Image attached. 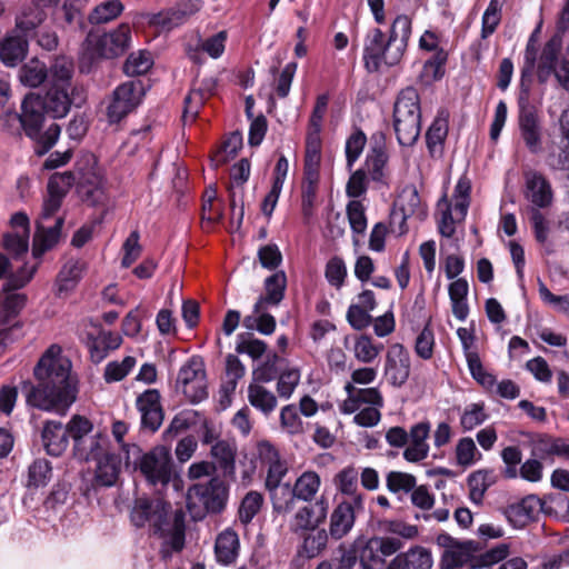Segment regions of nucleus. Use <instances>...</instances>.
I'll return each instance as SVG.
<instances>
[{
  "label": "nucleus",
  "mask_w": 569,
  "mask_h": 569,
  "mask_svg": "<svg viewBox=\"0 0 569 569\" xmlns=\"http://www.w3.org/2000/svg\"><path fill=\"white\" fill-rule=\"evenodd\" d=\"M72 363L59 345H51L33 368L37 383L23 381L21 391L27 403L46 411H64L77 399V380Z\"/></svg>",
  "instance_id": "1"
},
{
  "label": "nucleus",
  "mask_w": 569,
  "mask_h": 569,
  "mask_svg": "<svg viewBox=\"0 0 569 569\" xmlns=\"http://www.w3.org/2000/svg\"><path fill=\"white\" fill-rule=\"evenodd\" d=\"M411 36V19L399 14L392 21L388 34L380 28L369 29L363 38L362 61L369 73H378L383 67L397 66L403 58Z\"/></svg>",
  "instance_id": "2"
},
{
  "label": "nucleus",
  "mask_w": 569,
  "mask_h": 569,
  "mask_svg": "<svg viewBox=\"0 0 569 569\" xmlns=\"http://www.w3.org/2000/svg\"><path fill=\"white\" fill-rule=\"evenodd\" d=\"M2 128L13 133L22 129L26 136L32 140L34 153L42 157L57 143L61 128L52 122L43 130V117L41 103L32 94L27 96L21 104V113L6 112L1 119Z\"/></svg>",
  "instance_id": "3"
},
{
  "label": "nucleus",
  "mask_w": 569,
  "mask_h": 569,
  "mask_svg": "<svg viewBox=\"0 0 569 569\" xmlns=\"http://www.w3.org/2000/svg\"><path fill=\"white\" fill-rule=\"evenodd\" d=\"M523 181V197L529 202V221L536 240L543 244L548 240L550 223L542 210L552 207L555 192L549 179L540 171H525Z\"/></svg>",
  "instance_id": "4"
},
{
  "label": "nucleus",
  "mask_w": 569,
  "mask_h": 569,
  "mask_svg": "<svg viewBox=\"0 0 569 569\" xmlns=\"http://www.w3.org/2000/svg\"><path fill=\"white\" fill-rule=\"evenodd\" d=\"M131 28L121 23L116 29L101 34L89 32L86 37L80 58V69L89 71L90 66L99 59H113L123 54L130 47Z\"/></svg>",
  "instance_id": "5"
},
{
  "label": "nucleus",
  "mask_w": 569,
  "mask_h": 569,
  "mask_svg": "<svg viewBox=\"0 0 569 569\" xmlns=\"http://www.w3.org/2000/svg\"><path fill=\"white\" fill-rule=\"evenodd\" d=\"M393 128L400 146H413L421 132L420 96L413 87L402 89L393 106Z\"/></svg>",
  "instance_id": "6"
},
{
  "label": "nucleus",
  "mask_w": 569,
  "mask_h": 569,
  "mask_svg": "<svg viewBox=\"0 0 569 569\" xmlns=\"http://www.w3.org/2000/svg\"><path fill=\"white\" fill-rule=\"evenodd\" d=\"M509 548L501 543L489 550H483L481 542L460 540L452 550L443 552L442 559L448 568L468 567L481 569L491 567L507 558Z\"/></svg>",
  "instance_id": "7"
},
{
  "label": "nucleus",
  "mask_w": 569,
  "mask_h": 569,
  "mask_svg": "<svg viewBox=\"0 0 569 569\" xmlns=\"http://www.w3.org/2000/svg\"><path fill=\"white\" fill-rule=\"evenodd\" d=\"M228 495V486L218 477L206 483H194L187 491L188 511L193 520H201L207 513H219L226 507Z\"/></svg>",
  "instance_id": "8"
},
{
  "label": "nucleus",
  "mask_w": 569,
  "mask_h": 569,
  "mask_svg": "<svg viewBox=\"0 0 569 569\" xmlns=\"http://www.w3.org/2000/svg\"><path fill=\"white\" fill-rule=\"evenodd\" d=\"M171 506L159 497H137L130 510V521L136 528H148L153 536L164 537L170 530Z\"/></svg>",
  "instance_id": "9"
},
{
  "label": "nucleus",
  "mask_w": 569,
  "mask_h": 569,
  "mask_svg": "<svg viewBox=\"0 0 569 569\" xmlns=\"http://www.w3.org/2000/svg\"><path fill=\"white\" fill-rule=\"evenodd\" d=\"M321 487V478L316 471H303L291 486L278 488V506L273 513L287 516L295 511L298 501L313 502Z\"/></svg>",
  "instance_id": "10"
},
{
  "label": "nucleus",
  "mask_w": 569,
  "mask_h": 569,
  "mask_svg": "<svg viewBox=\"0 0 569 569\" xmlns=\"http://www.w3.org/2000/svg\"><path fill=\"white\" fill-rule=\"evenodd\" d=\"M36 271L37 264L24 263L7 277L0 293V326L7 325L24 307L27 297L17 290L29 283Z\"/></svg>",
  "instance_id": "11"
},
{
  "label": "nucleus",
  "mask_w": 569,
  "mask_h": 569,
  "mask_svg": "<svg viewBox=\"0 0 569 569\" xmlns=\"http://www.w3.org/2000/svg\"><path fill=\"white\" fill-rule=\"evenodd\" d=\"M361 569H382L386 558L397 553L403 547L402 540L389 536H375L357 540Z\"/></svg>",
  "instance_id": "12"
},
{
  "label": "nucleus",
  "mask_w": 569,
  "mask_h": 569,
  "mask_svg": "<svg viewBox=\"0 0 569 569\" xmlns=\"http://www.w3.org/2000/svg\"><path fill=\"white\" fill-rule=\"evenodd\" d=\"M134 465L152 486H166L171 480L172 458L170 450L164 446L154 447L149 452L141 455Z\"/></svg>",
  "instance_id": "13"
},
{
  "label": "nucleus",
  "mask_w": 569,
  "mask_h": 569,
  "mask_svg": "<svg viewBox=\"0 0 569 569\" xmlns=\"http://www.w3.org/2000/svg\"><path fill=\"white\" fill-rule=\"evenodd\" d=\"M144 93V84L139 79L130 80L118 86L113 91L112 100L108 107L107 114L109 122H120L141 103Z\"/></svg>",
  "instance_id": "14"
},
{
  "label": "nucleus",
  "mask_w": 569,
  "mask_h": 569,
  "mask_svg": "<svg viewBox=\"0 0 569 569\" xmlns=\"http://www.w3.org/2000/svg\"><path fill=\"white\" fill-rule=\"evenodd\" d=\"M259 457L268 463V473L266 478V488L269 491L272 505V512L278 506L276 493L278 488L288 487L289 482H282V479L288 473V466L284 461L279 459L278 450L268 441H262L258 446Z\"/></svg>",
  "instance_id": "15"
},
{
  "label": "nucleus",
  "mask_w": 569,
  "mask_h": 569,
  "mask_svg": "<svg viewBox=\"0 0 569 569\" xmlns=\"http://www.w3.org/2000/svg\"><path fill=\"white\" fill-rule=\"evenodd\" d=\"M328 509V500L323 496L313 502H306L292 515L289 521L290 531L296 535L313 531L327 519Z\"/></svg>",
  "instance_id": "16"
},
{
  "label": "nucleus",
  "mask_w": 569,
  "mask_h": 569,
  "mask_svg": "<svg viewBox=\"0 0 569 569\" xmlns=\"http://www.w3.org/2000/svg\"><path fill=\"white\" fill-rule=\"evenodd\" d=\"M201 9L199 0H181L172 7L152 14L150 23L164 31H171L184 24L193 14Z\"/></svg>",
  "instance_id": "17"
},
{
  "label": "nucleus",
  "mask_w": 569,
  "mask_h": 569,
  "mask_svg": "<svg viewBox=\"0 0 569 569\" xmlns=\"http://www.w3.org/2000/svg\"><path fill=\"white\" fill-rule=\"evenodd\" d=\"M363 511V498L357 497L355 501L339 502L330 515L329 535L335 540L346 537L353 528L356 515Z\"/></svg>",
  "instance_id": "18"
},
{
  "label": "nucleus",
  "mask_w": 569,
  "mask_h": 569,
  "mask_svg": "<svg viewBox=\"0 0 569 569\" xmlns=\"http://www.w3.org/2000/svg\"><path fill=\"white\" fill-rule=\"evenodd\" d=\"M410 355L400 343L390 346L386 355L385 376L393 387L403 386L410 376Z\"/></svg>",
  "instance_id": "19"
},
{
  "label": "nucleus",
  "mask_w": 569,
  "mask_h": 569,
  "mask_svg": "<svg viewBox=\"0 0 569 569\" xmlns=\"http://www.w3.org/2000/svg\"><path fill=\"white\" fill-rule=\"evenodd\" d=\"M388 161L389 154L385 136L382 133L372 136L370 148L361 168L369 174L372 182L383 183Z\"/></svg>",
  "instance_id": "20"
},
{
  "label": "nucleus",
  "mask_w": 569,
  "mask_h": 569,
  "mask_svg": "<svg viewBox=\"0 0 569 569\" xmlns=\"http://www.w3.org/2000/svg\"><path fill=\"white\" fill-rule=\"evenodd\" d=\"M161 396L157 389H148L138 396L136 406L141 415V425L144 429L157 431L163 421Z\"/></svg>",
  "instance_id": "21"
},
{
  "label": "nucleus",
  "mask_w": 569,
  "mask_h": 569,
  "mask_svg": "<svg viewBox=\"0 0 569 569\" xmlns=\"http://www.w3.org/2000/svg\"><path fill=\"white\" fill-rule=\"evenodd\" d=\"M518 126L526 147L537 153L541 150V124L535 106L518 108Z\"/></svg>",
  "instance_id": "22"
},
{
  "label": "nucleus",
  "mask_w": 569,
  "mask_h": 569,
  "mask_svg": "<svg viewBox=\"0 0 569 569\" xmlns=\"http://www.w3.org/2000/svg\"><path fill=\"white\" fill-rule=\"evenodd\" d=\"M37 98L41 103V114L43 117V123L46 122V113H51L53 118H62L67 116L70 110L72 103L76 106H80L82 99L78 101V98L74 96L71 98L69 96V89L64 88H52L48 90L47 94L41 98L39 96L32 94ZM47 127L43 126V130Z\"/></svg>",
  "instance_id": "23"
},
{
  "label": "nucleus",
  "mask_w": 569,
  "mask_h": 569,
  "mask_svg": "<svg viewBox=\"0 0 569 569\" xmlns=\"http://www.w3.org/2000/svg\"><path fill=\"white\" fill-rule=\"evenodd\" d=\"M431 430L428 420L417 422L408 431V446L403 451V458L408 462H420L429 455V443L427 442Z\"/></svg>",
  "instance_id": "24"
},
{
  "label": "nucleus",
  "mask_w": 569,
  "mask_h": 569,
  "mask_svg": "<svg viewBox=\"0 0 569 569\" xmlns=\"http://www.w3.org/2000/svg\"><path fill=\"white\" fill-rule=\"evenodd\" d=\"M449 118L450 113L447 109H439L426 132L427 149L432 158H441L443 154L449 131Z\"/></svg>",
  "instance_id": "25"
},
{
  "label": "nucleus",
  "mask_w": 569,
  "mask_h": 569,
  "mask_svg": "<svg viewBox=\"0 0 569 569\" xmlns=\"http://www.w3.org/2000/svg\"><path fill=\"white\" fill-rule=\"evenodd\" d=\"M48 221L38 220L37 230L33 237L32 253L34 258H40L46 251L52 249L59 241L61 229L64 223L62 217L54 219L53 224L47 223Z\"/></svg>",
  "instance_id": "26"
},
{
  "label": "nucleus",
  "mask_w": 569,
  "mask_h": 569,
  "mask_svg": "<svg viewBox=\"0 0 569 569\" xmlns=\"http://www.w3.org/2000/svg\"><path fill=\"white\" fill-rule=\"evenodd\" d=\"M421 49L427 51H436L435 54L425 62L423 72L433 80L443 76V66L448 59V54L443 49H438V39L431 31H426L419 40Z\"/></svg>",
  "instance_id": "27"
},
{
  "label": "nucleus",
  "mask_w": 569,
  "mask_h": 569,
  "mask_svg": "<svg viewBox=\"0 0 569 569\" xmlns=\"http://www.w3.org/2000/svg\"><path fill=\"white\" fill-rule=\"evenodd\" d=\"M240 553V539L238 533L227 528L221 531L214 541V557L219 565L231 566L233 565Z\"/></svg>",
  "instance_id": "28"
},
{
  "label": "nucleus",
  "mask_w": 569,
  "mask_h": 569,
  "mask_svg": "<svg viewBox=\"0 0 569 569\" xmlns=\"http://www.w3.org/2000/svg\"><path fill=\"white\" fill-rule=\"evenodd\" d=\"M540 500L536 496H528L521 501L508 506L503 515L513 528H523L535 519Z\"/></svg>",
  "instance_id": "29"
},
{
  "label": "nucleus",
  "mask_w": 569,
  "mask_h": 569,
  "mask_svg": "<svg viewBox=\"0 0 569 569\" xmlns=\"http://www.w3.org/2000/svg\"><path fill=\"white\" fill-rule=\"evenodd\" d=\"M287 287V276L284 271H277L264 280L266 295L261 296L254 303L256 312L266 309L268 305L278 306L283 297Z\"/></svg>",
  "instance_id": "30"
},
{
  "label": "nucleus",
  "mask_w": 569,
  "mask_h": 569,
  "mask_svg": "<svg viewBox=\"0 0 569 569\" xmlns=\"http://www.w3.org/2000/svg\"><path fill=\"white\" fill-rule=\"evenodd\" d=\"M121 343L122 338L111 331L100 330L97 336H89L88 348L91 361L100 363L111 350L118 349Z\"/></svg>",
  "instance_id": "31"
},
{
  "label": "nucleus",
  "mask_w": 569,
  "mask_h": 569,
  "mask_svg": "<svg viewBox=\"0 0 569 569\" xmlns=\"http://www.w3.org/2000/svg\"><path fill=\"white\" fill-rule=\"evenodd\" d=\"M28 40L23 34L10 33L0 42V60L7 67H16L27 56Z\"/></svg>",
  "instance_id": "32"
},
{
  "label": "nucleus",
  "mask_w": 569,
  "mask_h": 569,
  "mask_svg": "<svg viewBox=\"0 0 569 569\" xmlns=\"http://www.w3.org/2000/svg\"><path fill=\"white\" fill-rule=\"evenodd\" d=\"M68 430L59 421H48L42 430V442L48 455L61 456L68 447Z\"/></svg>",
  "instance_id": "33"
},
{
  "label": "nucleus",
  "mask_w": 569,
  "mask_h": 569,
  "mask_svg": "<svg viewBox=\"0 0 569 569\" xmlns=\"http://www.w3.org/2000/svg\"><path fill=\"white\" fill-rule=\"evenodd\" d=\"M72 171L76 172L78 188L106 183L97 158L92 153L84 154Z\"/></svg>",
  "instance_id": "34"
},
{
  "label": "nucleus",
  "mask_w": 569,
  "mask_h": 569,
  "mask_svg": "<svg viewBox=\"0 0 569 569\" xmlns=\"http://www.w3.org/2000/svg\"><path fill=\"white\" fill-rule=\"evenodd\" d=\"M108 437L101 433L87 436L74 445V455L80 460H96L108 452Z\"/></svg>",
  "instance_id": "35"
},
{
  "label": "nucleus",
  "mask_w": 569,
  "mask_h": 569,
  "mask_svg": "<svg viewBox=\"0 0 569 569\" xmlns=\"http://www.w3.org/2000/svg\"><path fill=\"white\" fill-rule=\"evenodd\" d=\"M253 380L248 386L249 403L264 416L271 415L277 408L278 400L274 393Z\"/></svg>",
  "instance_id": "36"
},
{
  "label": "nucleus",
  "mask_w": 569,
  "mask_h": 569,
  "mask_svg": "<svg viewBox=\"0 0 569 569\" xmlns=\"http://www.w3.org/2000/svg\"><path fill=\"white\" fill-rule=\"evenodd\" d=\"M96 480L99 485L104 487H111L116 483L120 469L121 461L116 453H103V456L96 459Z\"/></svg>",
  "instance_id": "37"
},
{
  "label": "nucleus",
  "mask_w": 569,
  "mask_h": 569,
  "mask_svg": "<svg viewBox=\"0 0 569 569\" xmlns=\"http://www.w3.org/2000/svg\"><path fill=\"white\" fill-rule=\"evenodd\" d=\"M401 569H431L432 555L421 546H413L405 552H400L395 557Z\"/></svg>",
  "instance_id": "38"
},
{
  "label": "nucleus",
  "mask_w": 569,
  "mask_h": 569,
  "mask_svg": "<svg viewBox=\"0 0 569 569\" xmlns=\"http://www.w3.org/2000/svg\"><path fill=\"white\" fill-rule=\"evenodd\" d=\"M210 452L224 476L234 475L237 448L233 442L218 440L211 446Z\"/></svg>",
  "instance_id": "39"
},
{
  "label": "nucleus",
  "mask_w": 569,
  "mask_h": 569,
  "mask_svg": "<svg viewBox=\"0 0 569 569\" xmlns=\"http://www.w3.org/2000/svg\"><path fill=\"white\" fill-rule=\"evenodd\" d=\"M287 360L277 353H268L266 360L253 369V380L257 382H270L281 375L286 369Z\"/></svg>",
  "instance_id": "40"
},
{
  "label": "nucleus",
  "mask_w": 569,
  "mask_h": 569,
  "mask_svg": "<svg viewBox=\"0 0 569 569\" xmlns=\"http://www.w3.org/2000/svg\"><path fill=\"white\" fill-rule=\"evenodd\" d=\"M321 130L309 129L306 138V154L303 163V172H320L321 161Z\"/></svg>",
  "instance_id": "41"
},
{
  "label": "nucleus",
  "mask_w": 569,
  "mask_h": 569,
  "mask_svg": "<svg viewBox=\"0 0 569 569\" xmlns=\"http://www.w3.org/2000/svg\"><path fill=\"white\" fill-rule=\"evenodd\" d=\"M46 12L38 3H29L16 20V30L20 31L24 37L31 33L46 20Z\"/></svg>",
  "instance_id": "42"
},
{
  "label": "nucleus",
  "mask_w": 569,
  "mask_h": 569,
  "mask_svg": "<svg viewBox=\"0 0 569 569\" xmlns=\"http://www.w3.org/2000/svg\"><path fill=\"white\" fill-rule=\"evenodd\" d=\"M124 10L120 0H107L97 4L88 16L89 23L93 26L104 24L117 19Z\"/></svg>",
  "instance_id": "43"
},
{
  "label": "nucleus",
  "mask_w": 569,
  "mask_h": 569,
  "mask_svg": "<svg viewBox=\"0 0 569 569\" xmlns=\"http://www.w3.org/2000/svg\"><path fill=\"white\" fill-rule=\"evenodd\" d=\"M83 264L78 260L67 261L57 277L58 293H68L71 291L79 280L81 279Z\"/></svg>",
  "instance_id": "44"
},
{
  "label": "nucleus",
  "mask_w": 569,
  "mask_h": 569,
  "mask_svg": "<svg viewBox=\"0 0 569 569\" xmlns=\"http://www.w3.org/2000/svg\"><path fill=\"white\" fill-rule=\"evenodd\" d=\"M532 455L539 459H546L551 456L569 459V441L561 438H541L535 443Z\"/></svg>",
  "instance_id": "45"
},
{
  "label": "nucleus",
  "mask_w": 569,
  "mask_h": 569,
  "mask_svg": "<svg viewBox=\"0 0 569 569\" xmlns=\"http://www.w3.org/2000/svg\"><path fill=\"white\" fill-rule=\"evenodd\" d=\"M227 32L219 31L218 33L201 41L199 48L188 49V57L193 61H199L201 52L208 53L211 58L218 59L222 56L226 48Z\"/></svg>",
  "instance_id": "46"
},
{
  "label": "nucleus",
  "mask_w": 569,
  "mask_h": 569,
  "mask_svg": "<svg viewBox=\"0 0 569 569\" xmlns=\"http://www.w3.org/2000/svg\"><path fill=\"white\" fill-rule=\"evenodd\" d=\"M467 482L470 500L476 505H480L486 491L495 482V478L490 471L478 470L469 475Z\"/></svg>",
  "instance_id": "47"
},
{
  "label": "nucleus",
  "mask_w": 569,
  "mask_h": 569,
  "mask_svg": "<svg viewBox=\"0 0 569 569\" xmlns=\"http://www.w3.org/2000/svg\"><path fill=\"white\" fill-rule=\"evenodd\" d=\"M320 181V172H303L301 208L305 217L312 214Z\"/></svg>",
  "instance_id": "48"
},
{
  "label": "nucleus",
  "mask_w": 569,
  "mask_h": 569,
  "mask_svg": "<svg viewBox=\"0 0 569 569\" xmlns=\"http://www.w3.org/2000/svg\"><path fill=\"white\" fill-rule=\"evenodd\" d=\"M329 532L325 529H315L303 537L299 553L308 559L317 557L328 543Z\"/></svg>",
  "instance_id": "49"
},
{
  "label": "nucleus",
  "mask_w": 569,
  "mask_h": 569,
  "mask_svg": "<svg viewBox=\"0 0 569 569\" xmlns=\"http://www.w3.org/2000/svg\"><path fill=\"white\" fill-rule=\"evenodd\" d=\"M383 349L382 343H375L372 338L361 335L356 338L353 343V356L362 363H371Z\"/></svg>",
  "instance_id": "50"
},
{
  "label": "nucleus",
  "mask_w": 569,
  "mask_h": 569,
  "mask_svg": "<svg viewBox=\"0 0 569 569\" xmlns=\"http://www.w3.org/2000/svg\"><path fill=\"white\" fill-rule=\"evenodd\" d=\"M359 473L352 467H347L337 473L335 483L337 489L346 495L350 496L349 501H355L357 497L363 496L358 490Z\"/></svg>",
  "instance_id": "51"
},
{
  "label": "nucleus",
  "mask_w": 569,
  "mask_h": 569,
  "mask_svg": "<svg viewBox=\"0 0 569 569\" xmlns=\"http://www.w3.org/2000/svg\"><path fill=\"white\" fill-rule=\"evenodd\" d=\"M470 192H471V181L467 176H462L457 181V184L453 190V209L455 212L459 216V220H465L468 209L470 206Z\"/></svg>",
  "instance_id": "52"
},
{
  "label": "nucleus",
  "mask_w": 569,
  "mask_h": 569,
  "mask_svg": "<svg viewBox=\"0 0 569 569\" xmlns=\"http://www.w3.org/2000/svg\"><path fill=\"white\" fill-rule=\"evenodd\" d=\"M20 80L23 84L36 88L48 80V69L43 62L33 59L21 68Z\"/></svg>",
  "instance_id": "53"
},
{
  "label": "nucleus",
  "mask_w": 569,
  "mask_h": 569,
  "mask_svg": "<svg viewBox=\"0 0 569 569\" xmlns=\"http://www.w3.org/2000/svg\"><path fill=\"white\" fill-rule=\"evenodd\" d=\"M72 64L64 59H58L48 70V81L52 88L71 87Z\"/></svg>",
  "instance_id": "54"
},
{
  "label": "nucleus",
  "mask_w": 569,
  "mask_h": 569,
  "mask_svg": "<svg viewBox=\"0 0 569 569\" xmlns=\"http://www.w3.org/2000/svg\"><path fill=\"white\" fill-rule=\"evenodd\" d=\"M202 378H206L203 362L199 358L192 357L180 368L178 372L176 381L177 389L182 388V386L197 382Z\"/></svg>",
  "instance_id": "55"
},
{
  "label": "nucleus",
  "mask_w": 569,
  "mask_h": 569,
  "mask_svg": "<svg viewBox=\"0 0 569 569\" xmlns=\"http://www.w3.org/2000/svg\"><path fill=\"white\" fill-rule=\"evenodd\" d=\"M367 143V137L361 130H356L346 140L345 154H346V169L351 172L355 163L360 158Z\"/></svg>",
  "instance_id": "56"
},
{
  "label": "nucleus",
  "mask_w": 569,
  "mask_h": 569,
  "mask_svg": "<svg viewBox=\"0 0 569 569\" xmlns=\"http://www.w3.org/2000/svg\"><path fill=\"white\" fill-rule=\"evenodd\" d=\"M152 64L150 52L139 50L129 54L123 64V72L129 77L141 76L148 72Z\"/></svg>",
  "instance_id": "57"
},
{
  "label": "nucleus",
  "mask_w": 569,
  "mask_h": 569,
  "mask_svg": "<svg viewBox=\"0 0 569 569\" xmlns=\"http://www.w3.org/2000/svg\"><path fill=\"white\" fill-rule=\"evenodd\" d=\"M76 181L77 177L73 171L56 172L48 180L47 192L64 199Z\"/></svg>",
  "instance_id": "58"
},
{
  "label": "nucleus",
  "mask_w": 569,
  "mask_h": 569,
  "mask_svg": "<svg viewBox=\"0 0 569 569\" xmlns=\"http://www.w3.org/2000/svg\"><path fill=\"white\" fill-rule=\"evenodd\" d=\"M237 353H246L252 360L261 358L267 351V343L254 338L251 333H240L237 336Z\"/></svg>",
  "instance_id": "59"
},
{
  "label": "nucleus",
  "mask_w": 569,
  "mask_h": 569,
  "mask_svg": "<svg viewBox=\"0 0 569 569\" xmlns=\"http://www.w3.org/2000/svg\"><path fill=\"white\" fill-rule=\"evenodd\" d=\"M347 276L348 269L341 257L335 256L328 260L325 268V277L331 287L338 290L341 289L345 286Z\"/></svg>",
  "instance_id": "60"
},
{
  "label": "nucleus",
  "mask_w": 569,
  "mask_h": 569,
  "mask_svg": "<svg viewBox=\"0 0 569 569\" xmlns=\"http://www.w3.org/2000/svg\"><path fill=\"white\" fill-rule=\"evenodd\" d=\"M350 177L346 184V194L352 200L366 194L371 181L369 174L360 167L357 170L351 169Z\"/></svg>",
  "instance_id": "61"
},
{
  "label": "nucleus",
  "mask_w": 569,
  "mask_h": 569,
  "mask_svg": "<svg viewBox=\"0 0 569 569\" xmlns=\"http://www.w3.org/2000/svg\"><path fill=\"white\" fill-rule=\"evenodd\" d=\"M263 503V497L258 491H249L242 499L238 516L239 520L243 525H248L260 511Z\"/></svg>",
  "instance_id": "62"
},
{
  "label": "nucleus",
  "mask_w": 569,
  "mask_h": 569,
  "mask_svg": "<svg viewBox=\"0 0 569 569\" xmlns=\"http://www.w3.org/2000/svg\"><path fill=\"white\" fill-rule=\"evenodd\" d=\"M416 477L401 471H390L386 476V486L392 493H409L416 487Z\"/></svg>",
  "instance_id": "63"
},
{
  "label": "nucleus",
  "mask_w": 569,
  "mask_h": 569,
  "mask_svg": "<svg viewBox=\"0 0 569 569\" xmlns=\"http://www.w3.org/2000/svg\"><path fill=\"white\" fill-rule=\"evenodd\" d=\"M242 146V137L239 132L231 133L223 142L220 150H218L211 158L213 167H219L227 163L233 158Z\"/></svg>",
  "instance_id": "64"
}]
</instances>
